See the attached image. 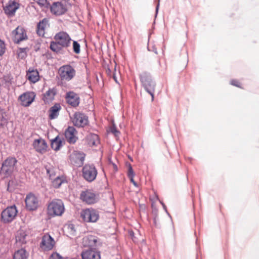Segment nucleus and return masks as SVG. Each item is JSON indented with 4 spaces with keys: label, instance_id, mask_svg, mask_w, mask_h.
Here are the masks:
<instances>
[{
    "label": "nucleus",
    "instance_id": "nucleus-22",
    "mask_svg": "<svg viewBox=\"0 0 259 259\" xmlns=\"http://www.w3.org/2000/svg\"><path fill=\"white\" fill-rule=\"evenodd\" d=\"M61 109V106L60 103H56L52 106L48 110L49 118L53 120L57 118L59 115V112Z\"/></svg>",
    "mask_w": 259,
    "mask_h": 259
},
{
    "label": "nucleus",
    "instance_id": "nucleus-5",
    "mask_svg": "<svg viewBox=\"0 0 259 259\" xmlns=\"http://www.w3.org/2000/svg\"><path fill=\"white\" fill-rule=\"evenodd\" d=\"M65 210L62 201L60 199L52 201L48 206V213L51 216H60Z\"/></svg>",
    "mask_w": 259,
    "mask_h": 259
},
{
    "label": "nucleus",
    "instance_id": "nucleus-13",
    "mask_svg": "<svg viewBox=\"0 0 259 259\" xmlns=\"http://www.w3.org/2000/svg\"><path fill=\"white\" fill-rule=\"evenodd\" d=\"M49 8L51 12L56 16L62 15L67 11L66 6L60 2H53Z\"/></svg>",
    "mask_w": 259,
    "mask_h": 259
},
{
    "label": "nucleus",
    "instance_id": "nucleus-40",
    "mask_svg": "<svg viewBox=\"0 0 259 259\" xmlns=\"http://www.w3.org/2000/svg\"><path fill=\"white\" fill-rule=\"evenodd\" d=\"M47 173L49 175L50 178H52L55 175L54 168L52 167H46Z\"/></svg>",
    "mask_w": 259,
    "mask_h": 259
},
{
    "label": "nucleus",
    "instance_id": "nucleus-34",
    "mask_svg": "<svg viewBox=\"0 0 259 259\" xmlns=\"http://www.w3.org/2000/svg\"><path fill=\"white\" fill-rule=\"evenodd\" d=\"M73 51L76 54L80 52V45L77 41L73 40Z\"/></svg>",
    "mask_w": 259,
    "mask_h": 259
},
{
    "label": "nucleus",
    "instance_id": "nucleus-16",
    "mask_svg": "<svg viewBox=\"0 0 259 259\" xmlns=\"http://www.w3.org/2000/svg\"><path fill=\"white\" fill-rule=\"evenodd\" d=\"M25 201L27 209L30 211L35 210L38 206L37 198L31 193L27 195Z\"/></svg>",
    "mask_w": 259,
    "mask_h": 259
},
{
    "label": "nucleus",
    "instance_id": "nucleus-44",
    "mask_svg": "<svg viewBox=\"0 0 259 259\" xmlns=\"http://www.w3.org/2000/svg\"><path fill=\"white\" fill-rule=\"evenodd\" d=\"M159 202H160V204L162 205V207H163V209L164 210V211H165V212L166 213V214L171 218V216H170V214L169 213V212H168V211L167 210L166 206L165 205V204L162 201H161L160 200H159Z\"/></svg>",
    "mask_w": 259,
    "mask_h": 259
},
{
    "label": "nucleus",
    "instance_id": "nucleus-47",
    "mask_svg": "<svg viewBox=\"0 0 259 259\" xmlns=\"http://www.w3.org/2000/svg\"><path fill=\"white\" fill-rule=\"evenodd\" d=\"M112 164L113 166L114 170L115 171H117L118 170V167H117V165L113 162H112Z\"/></svg>",
    "mask_w": 259,
    "mask_h": 259
},
{
    "label": "nucleus",
    "instance_id": "nucleus-14",
    "mask_svg": "<svg viewBox=\"0 0 259 259\" xmlns=\"http://www.w3.org/2000/svg\"><path fill=\"white\" fill-rule=\"evenodd\" d=\"M32 146L36 152L40 154H44L47 151L48 144L45 140L42 138L35 139L32 143Z\"/></svg>",
    "mask_w": 259,
    "mask_h": 259
},
{
    "label": "nucleus",
    "instance_id": "nucleus-36",
    "mask_svg": "<svg viewBox=\"0 0 259 259\" xmlns=\"http://www.w3.org/2000/svg\"><path fill=\"white\" fill-rule=\"evenodd\" d=\"M152 213L153 214V224L156 227L158 228L159 227V224L157 222L158 220L157 210L156 209L155 210L153 211Z\"/></svg>",
    "mask_w": 259,
    "mask_h": 259
},
{
    "label": "nucleus",
    "instance_id": "nucleus-23",
    "mask_svg": "<svg viewBox=\"0 0 259 259\" xmlns=\"http://www.w3.org/2000/svg\"><path fill=\"white\" fill-rule=\"evenodd\" d=\"M56 94L57 89L55 88H50L43 94L42 100L45 103H49L54 100Z\"/></svg>",
    "mask_w": 259,
    "mask_h": 259
},
{
    "label": "nucleus",
    "instance_id": "nucleus-17",
    "mask_svg": "<svg viewBox=\"0 0 259 259\" xmlns=\"http://www.w3.org/2000/svg\"><path fill=\"white\" fill-rule=\"evenodd\" d=\"M55 244L54 239L49 234H46L42 238L40 246L44 250H50L53 248Z\"/></svg>",
    "mask_w": 259,
    "mask_h": 259
},
{
    "label": "nucleus",
    "instance_id": "nucleus-55",
    "mask_svg": "<svg viewBox=\"0 0 259 259\" xmlns=\"http://www.w3.org/2000/svg\"><path fill=\"white\" fill-rule=\"evenodd\" d=\"M196 244H197V239H196Z\"/></svg>",
    "mask_w": 259,
    "mask_h": 259
},
{
    "label": "nucleus",
    "instance_id": "nucleus-37",
    "mask_svg": "<svg viewBox=\"0 0 259 259\" xmlns=\"http://www.w3.org/2000/svg\"><path fill=\"white\" fill-rule=\"evenodd\" d=\"M6 51V45L5 42L0 39V56H2Z\"/></svg>",
    "mask_w": 259,
    "mask_h": 259
},
{
    "label": "nucleus",
    "instance_id": "nucleus-52",
    "mask_svg": "<svg viewBox=\"0 0 259 259\" xmlns=\"http://www.w3.org/2000/svg\"><path fill=\"white\" fill-rule=\"evenodd\" d=\"M50 56H51V54H49V53H48V54L47 55V57L48 59L51 58Z\"/></svg>",
    "mask_w": 259,
    "mask_h": 259
},
{
    "label": "nucleus",
    "instance_id": "nucleus-18",
    "mask_svg": "<svg viewBox=\"0 0 259 259\" xmlns=\"http://www.w3.org/2000/svg\"><path fill=\"white\" fill-rule=\"evenodd\" d=\"M65 99L67 103L72 107H77L80 103V99L79 95L73 91L66 93Z\"/></svg>",
    "mask_w": 259,
    "mask_h": 259
},
{
    "label": "nucleus",
    "instance_id": "nucleus-43",
    "mask_svg": "<svg viewBox=\"0 0 259 259\" xmlns=\"http://www.w3.org/2000/svg\"><path fill=\"white\" fill-rule=\"evenodd\" d=\"M147 49L149 51L153 52L155 54H157V49L155 45L152 46L151 47H147Z\"/></svg>",
    "mask_w": 259,
    "mask_h": 259
},
{
    "label": "nucleus",
    "instance_id": "nucleus-28",
    "mask_svg": "<svg viewBox=\"0 0 259 259\" xmlns=\"http://www.w3.org/2000/svg\"><path fill=\"white\" fill-rule=\"evenodd\" d=\"M27 236L26 232L23 230H19L17 232L15 238L16 242L20 245L26 243V237Z\"/></svg>",
    "mask_w": 259,
    "mask_h": 259
},
{
    "label": "nucleus",
    "instance_id": "nucleus-12",
    "mask_svg": "<svg viewBox=\"0 0 259 259\" xmlns=\"http://www.w3.org/2000/svg\"><path fill=\"white\" fill-rule=\"evenodd\" d=\"M12 33L14 35L13 41L15 44H19L28 38L26 30L23 27L18 26Z\"/></svg>",
    "mask_w": 259,
    "mask_h": 259
},
{
    "label": "nucleus",
    "instance_id": "nucleus-41",
    "mask_svg": "<svg viewBox=\"0 0 259 259\" xmlns=\"http://www.w3.org/2000/svg\"><path fill=\"white\" fill-rule=\"evenodd\" d=\"M49 259H63V257L57 252H53Z\"/></svg>",
    "mask_w": 259,
    "mask_h": 259
},
{
    "label": "nucleus",
    "instance_id": "nucleus-8",
    "mask_svg": "<svg viewBox=\"0 0 259 259\" xmlns=\"http://www.w3.org/2000/svg\"><path fill=\"white\" fill-rule=\"evenodd\" d=\"M82 177L88 182L94 181L97 176L98 171L94 164H85L82 169Z\"/></svg>",
    "mask_w": 259,
    "mask_h": 259
},
{
    "label": "nucleus",
    "instance_id": "nucleus-24",
    "mask_svg": "<svg viewBox=\"0 0 259 259\" xmlns=\"http://www.w3.org/2000/svg\"><path fill=\"white\" fill-rule=\"evenodd\" d=\"M10 119L8 113L6 109L0 107V128L7 126Z\"/></svg>",
    "mask_w": 259,
    "mask_h": 259
},
{
    "label": "nucleus",
    "instance_id": "nucleus-9",
    "mask_svg": "<svg viewBox=\"0 0 259 259\" xmlns=\"http://www.w3.org/2000/svg\"><path fill=\"white\" fill-rule=\"evenodd\" d=\"M59 73L61 80L69 81L75 75L76 71L71 65L67 64L61 66Z\"/></svg>",
    "mask_w": 259,
    "mask_h": 259
},
{
    "label": "nucleus",
    "instance_id": "nucleus-29",
    "mask_svg": "<svg viewBox=\"0 0 259 259\" xmlns=\"http://www.w3.org/2000/svg\"><path fill=\"white\" fill-rule=\"evenodd\" d=\"M28 254L25 248H22L16 251L14 253L13 259H28Z\"/></svg>",
    "mask_w": 259,
    "mask_h": 259
},
{
    "label": "nucleus",
    "instance_id": "nucleus-53",
    "mask_svg": "<svg viewBox=\"0 0 259 259\" xmlns=\"http://www.w3.org/2000/svg\"><path fill=\"white\" fill-rule=\"evenodd\" d=\"M113 78H114L115 81L116 82H117V79H116V77L115 75H114Z\"/></svg>",
    "mask_w": 259,
    "mask_h": 259
},
{
    "label": "nucleus",
    "instance_id": "nucleus-1",
    "mask_svg": "<svg viewBox=\"0 0 259 259\" xmlns=\"http://www.w3.org/2000/svg\"><path fill=\"white\" fill-rule=\"evenodd\" d=\"M54 41L50 42V49L57 55H67L71 54L68 48L71 46L72 39L64 31H60L54 36Z\"/></svg>",
    "mask_w": 259,
    "mask_h": 259
},
{
    "label": "nucleus",
    "instance_id": "nucleus-42",
    "mask_svg": "<svg viewBox=\"0 0 259 259\" xmlns=\"http://www.w3.org/2000/svg\"><path fill=\"white\" fill-rule=\"evenodd\" d=\"M230 84L233 86L241 88L240 82L237 79H232L230 81Z\"/></svg>",
    "mask_w": 259,
    "mask_h": 259
},
{
    "label": "nucleus",
    "instance_id": "nucleus-20",
    "mask_svg": "<svg viewBox=\"0 0 259 259\" xmlns=\"http://www.w3.org/2000/svg\"><path fill=\"white\" fill-rule=\"evenodd\" d=\"M20 4L15 1H9L6 6L4 7L5 13L9 17L14 16L19 8Z\"/></svg>",
    "mask_w": 259,
    "mask_h": 259
},
{
    "label": "nucleus",
    "instance_id": "nucleus-25",
    "mask_svg": "<svg viewBox=\"0 0 259 259\" xmlns=\"http://www.w3.org/2000/svg\"><path fill=\"white\" fill-rule=\"evenodd\" d=\"M27 79L31 82L35 83L39 80V72L36 69L30 68L27 71Z\"/></svg>",
    "mask_w": 259,
    "mask_h": 259
},
{
    "label": "nucleus",
    "instance_id": "nucleus-3",
    "mask_svg": "<svg viewBox=\"0 0 259 259\" xmlns=\"http://www.w3.org/2000/svg\"><path fill=\"white\" fill-rule=\"evenodd\" d=\"M97 239L92 237L89 239L90 247L88 249H84L81 253L82 259H101V252L97 250L96 245Z\"/></svg>",
    "mask_w": 259,
    "mask_h": 259
},
{
    "label": "nucleus",
    "instance_id": "nucleus-6",
    "mask_svg": "<svg viewBox=\"0 0 259 259\" xmlns=\"http://www.w3.org/2000/svg\"><path fill=\"white\" fill-rule=\"evenodd\" d=\"M18 212L15 204L8 206L1 213V221L5 224L12 222L16 218Z\"/></svg>",
    "mask_w": 259,
    "mask_h": 259
},
{
    "label": "nucleus",
    "instance_id": "nucleus-46",
    "mask_svg": "<svg viewBox=\"0 0 259 259\" xmlns=\"http://www.w3.org/2000/svg\"><path fill=\"white\" fill-rule=\"evenodd\" d=\"M159 8V2H158V3L157 4V5L156 6V8H155V13H156L155 16H157V14L158 13Z\"/></svg>",
    "mask_w": 259,
    "mask_h": 259
},
{
    "label": "nucleus",
    "instance_id": "nucleus-56",
    "mask_svg": "<svg viewBox=\"0 0 259 259\" xmlns=\"http://www.w3.org/2000/svg\"><path fill=\"white\" fill-rule=\"evenodd\" d=\"M152 259H155V258H152Z\"/></svg>",
    "mask_w": 259,
    "mask_h": 259
},
{
    "label": "nucleus",
    "instance_id": "nucleus-26",
    "mask_svg": "<svg viewBox=\"0 0 259 259\" xmlns=\"http://www.w3.org/2000/svg\"><path fill=\"white\" fill-rule=\"evenodd\" d=\"M63 139H61L59 135L51 140V147L56 151H59L63 146Z\"/></svg>",
    "mask_w": 259,
    "mask_h": 259
},
{
    "label": "nucleus",
    "instance_id": "nucleus-27",
    "mask_svg": "<svg viewBox=\"0 0 259 259\" xmlns=\"http://www.w3.org/2000/svg\"><path fill=\"white\" fill-rule=\"evenodd\" d=\"M49 20L45 18L39 21L37 24L36 32L39 36H42L45 34V29L47 24H48Z\"/></svg>",
    "mask_w": 259,
    "mask_h": 259
},
{
    "label": "nucleus",
    "instance_id": "nucleus-48",
    "mask_svg": "<svg viewBox=\"0 0 259 259\" xmlns=\"http://www.w3.org/2000/svg\"><path fill=\"white\" fill-rule=\"evenodd\" d=\"M69 228L72 230H74V226L73 224H71L70 225H69Z\"/></svg>",
    "mask_w": 259,
    "mask_h": 259
},
{
    "label": "nucleus",
    "instance_id": "nucleus-4",
    "mask_svg": "<svg viewBox=\"0 0 259 259\" xmlns=\"http://www.w3.org/2000/svg\"><path fill=\"white\" fill-rule=\"evenodd\" d=\"M17 161L15 157L9 156L7 157L2 162L0 168V175L7 178L11 177Z\"/></svg>",
    "mask_w": 259,
    "mask_h": 259
},
{
    "label": "nucleus",
    "instance_id": "nucleus-33",
    "mask_svg": "<svg viewBox=\"0 0 259 259\" xmlns=\"http://www.w3.org/2000/svg\"><path fill=\"white\" fill-rule=\"evenodd\" d=\"M28 50L27 47L26 48H18V55L21 59H24L27 56L26 50Z\"/></svg>",
    "mask_w": 259,
    "mask_h": 259
},
{
    "label": "nucleus",
    "instance_id": "nucleus-50",
    "mask_svg": "<svg viewBox=\"0 0 259 259\" xmlns=\"http://www.w3.org/2000/svg\"><path fill=\"white\" fill-rule=\"evenodd\" d=\"M106 71H107V73L108 74H109V73H111V69H110L109 68H108V69H107V70H106Z\"/></svg>",
    "mask_w": 259,
    "mask_h": 259
},
{
    "label": "nucleus",
    "instance_id": "nucleus-30",
    "mask_svg": "<svg viewBox=\"0 0 259 259\" xmlns=\"http://www.w3.org/2000/svg\"><path fill=\"white\" fill-rule=\"evenodd\" d=\"M87 139L88 143L92 146H97L100 143L99 136L96 134L90 133Z\"/></svg>",
    "mask_w": 259,
    "mask_h": 259
},
{
    "label": "nucleus",
    "instance_id": "nucleus-15",
    "mask_svg": "<svg viewBox=\"0 0 259 259\" xmlns=\"http://www.w3.org/2000/svg\"><path fill=\"white\" fill-rule=\"evenodd\" d=\"M36 94L33 92H27L23 93L19 97L21 105L24 107L29 106L34 101Z\"/></svg>",
    "mask_w": 259,
    "mask_h": 259
},
{
    "label": "nucleus",
    "instance_id": "nucleus-21",
    "mask_svg": "<svg viewBox=\"0 0 259 259\" xmlns=\"http://www.w3.org/2000/svg\"><path fill=\"white\" fill-rule=\"evenodd\" d=\"M85 154L82 151H74L70 156V160L74 164L79 166L83 164Z\"/></svg>",
    "mask_w": 259,
    "mask_h": 259
},
{
    "label": "nucleus",
    "instance_id": "nucleus-11",
    "mask_svg": "<svg viewBox=\"0 0 259 259\" xmlns=\"http://www.w3.org/2000/svg\"><path fill=\"white\" fill-rule=\"evenodd\" d=\"M72 122L76 127H84L89 123V117L83 112H76L73 114Z\"/></svg>",
    "mask_w": 259,
    "mask_h": 259
},
{
    "label": "nucleus",
    "instance_id": "nucleus-45",
    "mask_svg": "<svg viewBox=\"0 0 259 259\" xmlns=\"http://www.w3.org/2000/svg\"><path fill=\"white\" fill-rule=\"evenodd\" d=\"M129 179L130 180L131 182L135 186H136V187L138 186V184L136 182H135L134 181V177H131V178H130Z\"/></svg>",
    "mask_w": 259,
    "mask_h": 259
},
{
    "label": "nucleus",
    "instance_id": "nucleus-54",
    "mask_svg": "<svg viewBox=\"0 0 259 259\" xmlns=\"http://www.w3.org/2000/svg\"><path fill=\"white\" fill-rule=\"evenodd\" d=\"M109 163H111V164H112V160H111V158H109Z\"/></svg>",
    "mask_w": 259,
    "mask_h": 259
},
{
    "label": "nucleus",
    "instance_id": "nucleus-49",
    "mask_svg": "<svg viewBox=\"0 0 259 259\" xmlns=\"http://www.w3.org/2000/svg\"><path fill=\"white\" fill-rule=\"evenodd\" d=\"M129 234L131 236L133 237L134 236V232L133 231H130Z\"/></svg>",
    "mask_w": 259,
    "mask_h": 259
},
{
    "label": "nucleus",
    "instance_id": "nucleus-35",
    "mask_svg": "<svg viewBox=\"0 0 259 259\" xmlns=\"http://www.w3.org/2000/svg\"><path fill=\"white\" fill-rule=\"evenodd\" d=\"M37 4L40 7H44L47 9L49 8L51 5L48 0H38Z\"/></svg>",
    "mask_w": 259,
    "mask_h": 259
},
{
    "label": "nucleus",
    "instance_id": "nucleus-38",
    "mask_svg": "<svg viewBox=\"0 0 259 259\" xmlns=\"http://www.w3.org/2000/svg\"><path fill=\"white\" fill-rule=\"evenodd\" d=\"M110 131L112 134H114V135L115 137H118L119 136V135L120 134V132L119 131V130H117L116 126H115V125L114 124H113V125L111 126Z\"/></svg>",
    "mask_w": 259,
    "mask_h": 259
},
{
    "label": "nucleus",
    "instance_id": "nucleus-2",
    "mask_svg": "<svg viewBox=\"0 0 259 259\" xmlns=\"http://www.w3.org/2000/svg\"><path fill=\"white\" fill-rule=\"evenodd\" d=\"M139 78L142 87L151 96V101H153L156 86L154 77L150 72L144 71L139 74Z\"/></svg>",
    "mask_w": 259,
    "mask_h": 259
},
{
    "label": "nucleus",
    "instance_id": "nucleus-32",
    "mask_svg": "<svg viewBox=\"0 0 259 259\" xmlns=\"http://www.w3.org/2000/svg\"><path fill=\"white\" fill-rule=\"evenodd\" d=\"M17 182L15 179H12L9 180L7 185V190L12 191L17 186Z\"/></svg>",
    "mask_w": 259,
    "mask_h": 259
},
{
    "label": "nucleus",
    "instance_id": "nucleus-39",
    "mask_svg": "<svg viewBox=\"0 0 259 259\" xmlns=\"http://www.w3.org/2000/svg\"><path fill=\"white\" fill-rule=\"evenodd\" d=\"M135 174V172L134 171V169L132 167V165L129 163L128 164V174H127V176L128 177V178H131V177H134Z\"/></svg>",
    "mask_w": 259,
    "mask_h": 259
},
{
    "label": "nucleus",
    "instance_id": "nucleus-7",
    "mask_svg": "<svg viewBox=\"0 0 259 259\" xmlns=\"http://www.w3.org/2000/svg\"><path fill=\"white\" fill-rule=\"evenodd\" d=\"M80 215L83 220L88 223H96L99 219V211L92 208L82 210Z\"/></svg>",
    "mask_w": 259,
    "mask_h": 259
},
{
    "label": "nucleus",
    "instance_id": "nucleus-10",
    "mask_svg": "<svg viewBox=\"0 0 259 259\" xmlns=\"http://www.w3.org/2000/svg\"><path fill=\"white\" fill-rule=\"evenodd\" d=\"M80 198L88 204H93L99 200L98 195L93 189H86L81 192Z\"/></svg>",
    "mask_w": 259,
    "mask_h": 259
},
{
    "label": "nucleus",
    "instance_id": "nucleus-51",
    "mask_svg": "<svg viewBox=\"0 0 259 259\" xmlns=\"http://www.w3.org/2000/svg\"><path fill=\"white\" fill-rule=\"evenodd\" d=\"M50 56H51V54H49V53H48V54L47 55V57L48 59L51 58Z\"/></svg>",
    "mask_w": 259,
    "mask_h": 259
},
{
    "label": "nucleus",
    "instance_id": "nucleus-31",
    "mask_svg": "<svg viewBox=\"0 0 259 259\" xmlns=\"http://www.w3.org/2000/svg\"><path fill=\"white\" fill-rule=\"evenodd\" d=\"M66 182V178L64 176H58L52 182V186L55 189L60 188L62 184Z\"/></svg>",
    "mask_w": 259,
    "mask_h": 259
},
{
    "label": "nucleus",
    "instance_id": "nucleus-19",
    "mask_svg": "<svg viewBox=\"0 0 259 259\" xmlns=\"http://www.w3.org/2000/svg\"><path fill=\"white\" fill-rule=\"evenodd\" d=\"M76 133V130L72 126H68L65 130L64 136L69 144H74L78 140V137L75 135Z\"/></svg>",
    "mask_w": 259,
    "mask_h": 259
}]
</instances>
